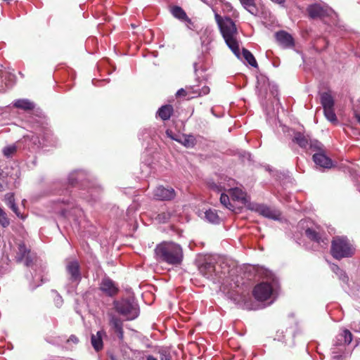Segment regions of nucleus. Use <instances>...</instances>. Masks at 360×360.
<instances>
[{
	"mask_svg": "<svg viewBox=\"0 0 360 360\" xmlns=\"http://www.w3.org/2000/svg\"><path fill=\"white\" fill-rule=\"evenodd\" d=\"M278 288V281L273 277L270 281L257 284L253 290L255 298L259 301H265L273 296Z\"/></svg>",
	"mask_w": 360,
	"mask_h": 360,
	"instance_id": "39448f33",
	"label": "nucleus"
},
{
	"mask_svg": "<svg viewBox=\"0 0 360 360\" xmlns=\"http://www.w3.org/2000/svg\"><path fill=\"white\" fill-rule=\"evenodd\" d=\"M39 285H37V286H39ZM37 287V285H34V286H32V289L34 290L35 288Z\"/></svg>",
	"mask_w": 360,
	"mask_h": 360,
	"instance_id": "13d9d810",
	"label": "nucleus"
},
{
	"mask_svg": "<svg viewBox=\"0 0 360 360\" xmlns=\"http://www.w3.org/2000/svg\"><path fill=\"white\" fill-rule=\"evenodd\" d=\"M242 6L245 8L249 13L252 15H257V8L255 5V0H239Z\"/></svg>",
	"mask_w": 360,
	"mask_h": 360,
	"instance_id": "bb28decb",
	"label": "nucleus"
},
{
	"mask_svg": "<svg viewBox=\"0 0 360 360\" xmlns=\"http://www.w3.org/2000/svg\"><path fill=\"white\" fill-rule=\"evenodd\" d=\"M105 334L104 330H99L96 333V335H91V345L94 349L97 352L102 349L103 344L102 337Z\"/></svg>",
	"mask_w": 360,
	"mask_h": 360,
	"instance_id": "6ab92c4d",
	"label": "nucleus"
},
{
	"mask_svg": "<svg viewBox=\"0 0 360 360\" xmlns=\"http://www.w3.org/2000/svg\"><path fill=\"white\" fill-rule=\"evenodd\" d=\"M172 15L180 20H185L187 18L186 13L185 11L179 6H174L172 8Z\"/></svg>",
	"mask_w": 360,
	"mask_h": 360,
	"instance_id": "72a5a7b5",
	"label": "nucleus"
},
{
	"mask_svg": "<svg viewBox=\"0 0 360 360\" xmlns=\"http://www.w3.org/2000/svg\"><path fill=\"white\" fill-rule=\"evenodd\" d=\"M321 103L323 109L333 108L334 107V99L328 92H323L321 94Z\"/></svg>",
	"mask_w": 360,
	"mask_h": 360,
	"instance_id": "393cba45",
	"label": "nucleus"
},
{
	"mask_svg": "<svg viewBox=\"0 0 360 360\" xmlns=\"http://www.w3.org/2000/svg\"><path fill=\"white\" fill-rule=\"evenodd\" d=\"M205 219L213 224H219L220 222V218L215 210L210 209L205 212Z\"/></svg>",
	"mask_w": 360,
	"mask_h": 360,
	"instance_id": "cd10ccee",
	"label": "nucleus"
},
{
	"mask_svg": "<svg viewBox=\"0 0 360 360\" xmlns=\"http://www.w3.org/2000/svg\"><path fill=\"white\" fill-rule=\"evenodd\" d=\"M35 259V254L32 252L30 249L28 248L25 243H20L18 244L15 256L17 262H23L25 266H30L32 265Z\"/></svg>",
	"mask_w": 360,
	"mask_h": 360,
	"instance_id": "423d86ee",
	"label": "nucleus"
},
{
	"mask_svg": "<svg viewBox=\"0 0 360 360\" xmlns=\"http://www.w3.org/2000/svg\"><path fill=\"white\" fill-rule=\"evenodd\" d=\"M340 335L342 338L344 339V342L346 345L350 344L351 342L352 341L353 335L352 333L347 329H345L342 331V333H341Z\"/></svg>",
	"mask_w": 360,
	"mask_h": 360,
	"instance_id": "4c0bfd02",
	"label": "nucleus"
},
{
	"mask_svg": "<svg viewBox=\"0 0 360 360\" xmlns=\"http://www.w3.org/2000/svg\"><path fill=\"white\" fill-rule=\"evenodd\" d=\"M0 224L3 227H7L10 224V220L7 217L6 213L0 207Z\"/></svg>",
	"mask_w": 360,
	"mask_h": 360,
	"instance_id": "e433bc0d",
	"label": "nucleus"
},
{
	"mask_svg": "<svg viewBox=\"0 0 360 360\" xmlns=\"http://www.w3.org/2000/svg\"><path fill=\"white\" fill-rule=\"evenodd\" d=\"M65 269L72 283L78 285L82 279L80 265L77 259H66Z\"/></svg>",
	"mask_w": 360,
	"mask_h": 360,
	"instance_id": "0eeeda50",
	"label": "nucleus"
},
{
	"mask_svg": "<svg viewBox=\"0 0 360 360\" xmlns=\"http://www.w3.org/2000/svg\"><path fill=\"white\" fill-rule=\"evenodd\" d=\"M154 251L155 258L159 262L178 266L184 259L182 247L179 243L172 241H163L159 243L156 245Z\"/></svg>",
	"mask_w": 360,
	"mask_h": 360,
	"instance_id": "f257e3e1",
	"label": "nucleus"
},
{
	"mask_svg": "<svg viewBox=\"0 0 360 360\" xmlns=\"http://www.w3.org/2000/svg\"><path fill=\"white\" fill-rule=\"evenodd\" d=\"M159 353L160 360H172L171 354L168 351L162 349Z\"/></svg>",
	"mask_w": 360,
	"mask_h": 360,
	"instance_id": "a19ab883",
	"label": "nucleus"
},
{
	"mask_svg": "<svg viewBox=\"0 0 360 360\" xmlns=\"http://www.w3.org/2000/svg\"><path fill=\"white\" fill-rule=\"evenodd\" d=\"M13 106L24 110H31L34 108V104L28 99H18L13 102Z\"/></svg>",
	"mask_w": 360,
	"mask_h": 360,
	"instance_id": "b1692460",
	"label": "nucleus"
},
{
	"mask_svg": "<svg viewBox=\"0 0 360 360\" xmlns=\"http://www.w3.org/2000/svg\"><path fill=\"white\" fill-rule=\"evenodd\" d=\"M214 18L226 45L238 58H240L239 44L236 39L238 30L234 22L229 17L222 18L217 13Z\"/></svg>",
	"mask_w": 360,
	"mask_h": 360,
	"instance_id": "f03ea898",
	"label": "nucleus"
},
{
	"mask_svg": "<svg viewBox=\"0 0 360 360\" xmlns=\"http://www.w3.org/2000/svg\"><path fill=\"white\" fill-rule=\"evenodd\" d=\"M68 342H74V343H77V342H79V340H78V338H77L75 335H72L69 338V339H68Z\"/></svg>",
	"mask_w": 360,
	"mask_h": 360,
	"instance_id": "de8ad7c7",
	"label": "nucleus"
},
{
	"mask_svg": "<svg viewBox=\"0 0 360 360\" xmlns=\"http://www.w3.org/2000/svg\"><path fill=\"white\" fill-rule=\"evenodd\" d=\"M196 65H197V64H196V63H195V64H194V68H195V71H196Z\"/></svg>",
	"mask_w": 360,
	"mask_h": 360,
	"instance_id": "bf43d9fd",
	"label": "nucleus"
},
{
	"mask_svg": "<svg viewBox=\"0 0 360 360\" xmlns=\"http://www.w3.org/2000/svg\"><path fill=\"white\" fill-rule=\"evenodd\" d=\"M100 290L110 297H112L118 292L115 283L109 277H104L100 284Z\"/></svg>",
	"mask_w": 360,
	"mask_h": 360,
	"instance_id": "9d476101",
	"label": "nucleus"
},
{
	"mask_svg": "<svg viewBox=\"0 0 360 360\" xmlns=\"http://www.w3.org/2000/svg\"><path fill=\"white\" fill-rule=\"evenodd\" d=\"M309 16L312 19L321 18L327 15V10L319 4L309 5L307 8Z\"/></svg>",
	"mask_w": 360,
	"mask_h": 360,
	"instance_id": "ddd939ff",
	"label": "nucleus"
},
{
	"mask_svg": "<svg viewBox=\"0 0 360 360\" xmlns=\"http://www.w3.org/2000/svg\"><path fill=\"white\" fill-rule=\"evenodd\" d=\"M56 304L60 305L63 302L61 297L58 296V299L56 300Z\"/></svg>",
	"mask_w": 360,
	"mask_h": 360,
	"instance_id": "3c124183",
	"label": "nucleus"
},
{
	"mask_svg": "<svg viewBox=\"0 0 360 360\" xmlns=\"http://www.w3.org/2000/svg\"><path fill=\"white\" fill-rule=\"evenodd\" d=\"M193 89H191L190 87H186V89H180L178 90L176 94L178 96H186L187 93H192Z\"/></svg>",
	"mask_w": 360,
	"mask_h": 360,
	"instance_id": "a18cd8bd",
	"label": "nucleus"
},
{
	"mask_svg": "<svg viewBox=\"0 0 360 360\" xmlns=\"http://www.w3.org/2000/svg\"><path fill=\"white\" fill-rule=\"evenodd\" d=\"M111 359L112 360H117L115 356H111Z\"/></svg>",
	"mask_w": 360,
	"mask_h": 360,
	"instance_id": "4d7b16f0",
	"label": "nucleus"
},
{
	"mask_svg": "<svg viewBox=\"0 0 360 360\" xmlns=\"http://www.w3.org/2000/svg\"><path fill=\"white\" fill-rule=\"evenodd\" d=\"M0 78L1 79L0 85H3L4 91H6V89L11 88L15 82V75L2 70L1 65L0 66Z\"/></svg>",
	"mask_w": 360,
	"mask_h": 360,
	"instance_id": "f3484780",
	"label": "nucleus"
},
{
	"mask_svg": "<svg viewBox=\"0 0 360 360\" xmlns=\"http://www.w3.org/2000/svg\"><path fill=\"white\" fill-rule=\"evenodd\" d=\"M114 307L116 311L124 316L127 321L134 320L139 315V305L133 297L115 301Z\"/></svg>",
	"mask_w": 360,
	"mask_h": 360,
	"instance_id": "20e7f679",
	"label": "nucleus"
},
{
	"mask_svg": "<svg viewBox=\"0 0 360 360\" xmlns=\"http://www.w3.org/2000/svg\"><path fill=\"white\" fill-rule=\"evenodd\" d=\"M85 176V174L83 171H75L70 174L68 176V183L73 186L77 181H82Z\"/></svg>",
	"mask_w": 360,
	"mask_h": 360,
	"instance_id": "c85d7f7f",
	"label": "nucleus"
},
{
	"mask_svg": "<svg viewBox=\"0 0 360 360\" xmlns=\"http://www.w3.org/2000/svg\"><path fill=\"white\" fill-rule=\"evenodd\" d=\"M355 117H356V120L358 121V122L360 123V114L356 112Z\"/></svg>",
	"mask_w": 360,
	"mask_h": 360,
	"instance_id": "603ef678",
	"label": "nucleus"
},
{
	"mask_svg": "<svg viewBox=\"0 0 360 360\" xmlns=\"http://www.w3.org/2000/svg\"><path fill=\"white\" fill-rule=\"evenodd\" d=\"M52 136H53V133L51 131H46L44 133V139L45 141H46L47 143H51L52 138H53Z\"/></svg>",
	"mask_w": 360,
	"mask_h": 360,
	"instance_id": "c03bdc74",
	"label": "nucleus"
},
{
	"mask_svg": "<svg viewBox=\"0 0 360 360\" xmlns=\"http://www.w3.org/2000/svg\"><path fill=\"white\" fill-rule=\"evenodd\" d=\"M176 195L172 188H165L162 186L157 187L153 191V196L159 200H170Z\"/></svg>",
	"mask_w": 360,
	"mask_h": 360,
	"instance_id": "1a4fd4ad",
	"label": "nucleus"
},
{
	"mask_svg": "<svg viewBox=\"0 0 360 360\" xmlns=\"http://www.w3.org/2000/svg\"><path fill=\"white\" fill-rule=\"evenodd\" d=\"M209 188L213 191H215L216 193H221L224 188H222V186H219V185H217V184H215L214 182H212V183H209Z\"/></svg>",
	"mask_w": 360,
	"mask_h": 360,
	"instance_id": "79ce46f5",
	"label": "nucleus"
},
{
	"mask_svg": "<svg viewBox=\"0 0 360 360\" xmlns=\"http://www.w3.org/2000/svg\"><path fill=\"white\" fill-rule=\"evenodd\" d=\"M231 198L233 201H238L242 203L245 202V193L238 188H230L229 190Z\"/></svg>",
	"mask_w": 360,
	"mask_h": 360,
	"instance_id": "aec40b11",
	"label": "nucleus"
},
{
	"mask_svg": "<svg viewBox=\"0 0 360 360\" xmlns=\"http://www.w3.org/2000/svg\"><path fill=\"white\" fill-rule=\"evenodd\" d=\"M330 267H331L332 271L335 274H338L342 270L337 264H333Z\"/></svg>",
	"mask_w": 360,
	"mask_h": 360,
	"instance_id": "49530a36",
	"label": "nucleus"
},
{
	"mask_svg": "<svg viewBox=\"0 0 360 360\" xmlns=\"http://www.w3.org/2000/svg\"><path fill=\"white\" fill-rule=\"evenodd\" d=\"M215 266L211 261H206L199 266L200 273L208 279H213L215 276Z\"/></svg>",
	"mask_w": 360,
	"mask_h": 360,
	"instance_id": "dca6fc26",
	"label": "nucleus"
},
{
	"mask_svg": "<svg viewBox=\"0 0 360 360\" xmlns=\"http://www.w3.org/2000/svg\"><path fill=\"white\" fill-rule=\"evenodd\" d=\"M190 89H193L192 94H195L193 97L207 95L210 91V87L207 86H204L201 89L198 86H190Z\"/></svg>",
	"mask_w": 360,
	"mask_h": 360,
	"instance_id": "473e14b6",
	"label": "nucleus"
},
{
	"mask_svg": "<svg viewBox=\"0 0 360 360\" xmlns=\"http://www.w3.org/2000/svg\"><path fill=\"white\" fill-rule=\"evenodd\" d=\"M0 91H4V87L3 86V85H0Z\"/></svg>",
	"mask_w": 360,
	"mask_h": 360,
	"instance_id": "6e6d98bb",
	"label": "nucleus"
},
{
	"mask_svg": "<svg viewBox=\"0 0 360 360\" xmlns=\"http://www.w3.org/2000/svg\"><path fill=\"white\" fill-rule=\"evenodd\" d=\"M276 38L278 43L285 48H290L294 46L292 37L285 31H279L276 33Z\"/></svg>",
	"mask_w": 360,
	"mask_h": 360,
	"instance_id": "2eb2a0df",
	"label": "nucleus"
},
{
	"mask_svg": "<svg viewBox=\"0 0 360 360\" xmlns=\"http://www.w3.org/2000/svg\"><path fill=\"white\" fill-rule=\"evenodd\" d=\"M196 142V139L193 134H181L179 143L187 148H193Z\"/></svg>",
	"mask_w": 360,
	"mask_h": 360,
	"instance_id": "412c9836",
	"label": "nucleus"
},
{
	"mask_svg": "<svg viewBox=\"0 0 360 360\" xmlns=\"http://www.w3.org/2000/svg\"><path fill=\"white\" fill-rule=\"evenodd\" d=\"M157 113L163 121L168 120L173 113V107L171 105H162L159 108Z\"/></svg>",
	"mask_w": 360,
	"mask_h": 360,
	"instance_id": "5701e85b",
	"label": "nucleus"
},
{
	"mask_svg": "<svg viewBox=\"0 0 360 360\" xmlns=\"http://www.w3.org/2000/svg\"><path fill=\"white\" fill-rule=\"evenodd\" d=\"M18 150V146L15 143L8 145L2 149L3 155L7 158H12Z\"/></svg>",
	"mask_w": 360,
	"mask_h": 360,
	"instance_id": "c756f323",
	"label": "nucleus"
},
{
	"mask_svg": "<svg viewBox=\"0 0 360 360\" xmlns=\"http://www.w3.org/2000/svg\"><path fill=\"white\" fill-rule=\"evenodd\" d=\"M250 210L259 213L264 217L274 220H277L281 217V213L278 210L272 209L264 204L253 203L250 205Z\"/></svg>",
	"mask_w": 360,
	"mask_h": 360,
	"instance_id": "6e6552de",
	"label": "nucleus"
},
{
	"mask_svg": "<svg viewBox=\"0 0 360 360\" xmlns=\"http://www.w3.org/2000/svg\"><path fill=\"white\" fill-rule=\"evenodd\" d=\"M307 149L314 151L315 153H321L324 151L323 145L316 139L310 140Z\"/></svg>",
	"mask_w": 360,
	"mask_h": 360,
	"instance_id": "7c9ffc66",
	"label": "nucleus"
},
{
	"mask_svg": "<svg viewBox=\"0 0 360 360\" xmlns=\"http://www.w3.org/2000/svg\"><path fill=\"white\" fill-rule=\"evenodd\" d=\"M336 275L338 276L339 279L341 280L343 283H347L349 278L345 271L341 270Z\"/></svg>",
	"mask_w": 360,
	"mask_h": 360,
	"instance_id": "37998d69",
	"label": "nucleus"
},
{
	"mask_svg": "<svg viewBox=\"0 0 360 360\" xmlns=\"http://www.w3.org/2000/svg\"><path fill=\"white\" fill-rule=\"evenodd\" d=\"M60 215H61L62 217H66V216H67V210H66L65 209H61V210H60Z\"/></svg>",
	"mask_w": 360,
	"mask_h": 360,
	"instance_id": "8fccbe9b",
	"label": "nucleus"
},
{
	"mask_svg": "<svg viewBox=\"0 0 360 360\" xmlns=\"http://www.w3.org/2000/svg\"><path fill=\"white\" fill-rule=\"evenodd\" d=\"M166 134L171 139L176 141L178 143L179 142V139H181V134H176L169 129H167L166 131Z\"/></svg>",
	"mask_w": 360,
	"mask_h": 360,
	"instance_id": "ea45409f",
	"label": "nucleus"
},
{
	"mask_svg": "<svg viewBox=\"0 0 360 360\" xmlns=\"http://www.w3.org/2000/svg\"><path fill=\"white\" fill-rule=\"evenodd\" d=\"M61 202H62V203H64V204H69V200H65V201L64 200H61Z\"/></svg>",
	"mask_w": 360,
	"mask_h": 360,
	"instance_id": "5fc2aeb1",
	"label": "nucleus"
},
{
	"mask_svg": "<svg viewBox=\"0 0 360 360\" xmlns=\"http://www.w3.org/2000/svg\"><path fill=\"white\" fill-rule=\"evenodd\" d=\"M220 202L221 203L229 210L233 209V206L231 205L230 202V198L228 195L224 193H221L220 196Z\"/></svg>",
	"mask_w": 360,
	"mask_h": 360,
	"instance_id": "c9c22d12",
	"label": "nucleus"
},
{
	"mask_svg": "<svg viewBox=\"0 0 360 360\" xmlns=\"http://www.w3.org/2000/svg\"><path fill=\"white\" fill-rule=\"evenodd\" d=\"M147 360H158L156 358H155L153 356L149 355L147 356Z\"/></svg>",
	"mask_w": 360,
	"mask_h": 360,
	"instance_id": "864d4df0",
	"label": "nucleus"
},
{
	"mask_svg": "<svg viewBox=\"0 0 360 360\" xmlns=\"http://www.w3.org/2000/svg\"><path fill=\"white\" fill-rule=\"evenodd\" d=\"M305 234L309 239L317 243L321 246L327 245L328 240L324 236V233L322 231H316L313 228H308L305 231Z\"/></svg>",
	"mask_w": 360,
	"mask_h": 360,
	"instance_id": "9b49d317",
	"label": "nucleus"
},
{
	"mask_svg": "<svg viewBox=\"0 0 360 360\" xmlns=\"http://www.w3.org/2000/svg\"><path fill=\"white\" fill-rule=\"evenodd\" d=\"M271 1H273L274 3H276V4L282 5V6H283L284 3H285V0H271Z\"/></svg>",
	"mask_w": 360,
	"mask_h": 360,
	"instance_id": "09e8293b",
	"label": "nucleus"
},
{
	"mask_svg": "<svg viewBox=\"0 0 360 360\" xmlns=\"http://www.w3.org/2000/svg\"><path fill=\"white\" fill-rule=\"evenodd\" d=\"M243 57L245 60L252 67H257V63L252 55V53L248 49H243L242 51Z\"/></svg>",
	"mask_w": 360,
	"mask_h": 360,
	"instance_id": "2f4dec72",
	"label": "nucleus"
},
{
	"mask_svg": "<svg viewBox=\"0 0 360 360\" xmlns=\"http://www.w3.org/2000/svg\"><path fill=\"white\" fill-rule=\"evenodd\" d=\"M109 324L117 333L118 338L122 340L124 338L123 323L122 320L114 314H109Z\"/></svg>",
	"mask_w": 360,
	"mask_h": 360,
	"instance_id": "4468645a",
	"label": "nucleus"
},
{
	"mask_svg": "<svg viewBox=\"0 0 360 360\" xmlns=\"http://www.w3.org/2000/svg\"><path fill=\"white\" fill-rule=\"evenodd\" d=\"M311 139L301 132L295 134L293 141L297 143L301 148L307 149Z\"/></svg>",
	"mask_w": 360,
	"mask_h": 360,
	"instance_id": "4be33fe9",
	"label": "nucleus"
},
{
	"mask_svg": "<svg viewBox=\"0 0 360 360\" xmlns=\"http://www.w3.org/2000/svg\"><path fill=\"white\" fill-rule=\"evenodd\" d=\"M355 253V248L345 236H336L331 242L330 254L336 259L352 257Z\"/></svg>",
	"mask_w": 360,
	"mask_h": 360,
	"instance_id": "7ed1b4c3",
	"label": "nucleus"
},
{
	"mask_svg": "<svg viewBox=\"0 0 360 360\" xmlns=\"http://www.w3.org/2000/svg\"><path fill=\"white\" fill-rule=\"evenodd\" d=\"M323 112L326 119L330 122L335 123L338 122L337 117L334 112L333 108L323 109Z\"/></svg>",
	"mask_w": 360,
	"mask_h": 360,
	"instance_id": "f704fd0d",
	"label": "nucleus"
},
{
	"mask_svg": "<svg viewBox=\"0 0 360 360\" xmlns=\"http://www.w3.org/2000/svg\"><path fill=\"white\" fill-rule=\"evenodd\" d=\"M4 201L6 205L10 207L12 211L19 218L23 219V215L19 212L18 207L15 204L14 194L13 193H8L4 196Z\"/></svg>",
	"mask_w": 360,
	"mask_h": 360,
	"instance_id": "a211bd4d",
	"label": "nucleus"
},
{
	"mask_svg": "<svg viewBox=\"0 0 360 360\" xmlns=\"http://www.w3.org/2000/svg\"><path fill=\"white\" fill-rule=\"evenodd\" d=\"M171 217V214L169 212H162L158 214L156 219L160 223H166Z\"/></svg>",
	"mask_w": 360,
	"mask_h": 360,
	"instance_id": "58836bf2",
	"label": "nucleus"
},
{
	"mask_svg": "<svg viewBox=\"0 0 360 360\" xmlns=\"http://www.w3.org/2000/svg\"><path fill=\"white\" fill-rule=\"evenodd\" d=\"M312 159L316 165L324 169H330L333 165V161L325 154L324 151L315 153L312 156Z\"/></svg>",
	"mask_w": 360,
	"mask_h": 360,
	"instance_id": "f8f14e48",
	"label": "nucleus"
},
{
	"mask_svg": "<svg viewBox=\"0 0 360 360\" xmlns=\"http://www.w3.org/2000/svg\"><path fill=\"white\" fill-rule=\"evenodd\" d=\"M101 191V188L100 186L91 187L89 188V191H88V193H89V195H86L84 193V194H82V197L85 198L89 202L96 201Z\"/></svg>",
	"mask_w": 360,
	"mask_h": 360,
	"instance_id": "a878e982",
	"label": "nucleus"
}]
</instances>
